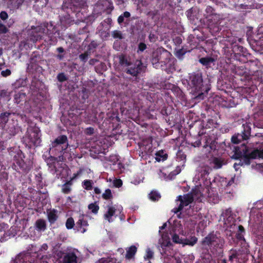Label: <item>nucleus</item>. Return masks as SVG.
I'll return each mask as SVG.
<instances>
[{"label":"nucleus","instance_id":"nucleus-1","mask_svg":"<svg viewBox=\"0 0 263 263\" xmlns=\"http://www.w3.org/2000/svg\"><path fill=\"white\" fill-rule=\"evenodd\" d=\"M188 84L190 87L193 98L198 101L203 100L210 90L209 86L203 84L201 72L191 74L189 77Z\"/></svg>","mask_w":263,"mask_h":263},{"label":"nucleus","instance_id":"nucleus-2","mask_svg":"<svg viewBox=\"0 0 263 263\" xmlns=\"http://www.w3.org/2000/svg\"><path fill=\"white\" fill-rule=\"evenodd\" d=\"M9 154L13 163L11 167L17 172L28 173L33 167V161L30 159L24 160L25 155L18 148L11 147Z\"/></svg>","mask_w":263,"mask_h":263},{"label":"nucleus","instance_id":"nucleus-3","mask_svg":"<svg viewBox=\"0 0 263 263\" xmlns=\"http://www.w3.org/2000/svg\"><path fill=\"white\" fill-rule=\"evenodd\" d=\"M117 58L119 60V64L121 67H128L125 70L127 74L133 77H137L142 72L143 66L141 61H136L133 63L130 57L123 53L119 54Z\"/></svg>","mask_w":263,"mask_h":263},{"label":"nucleus","instance_id":"nucleus-4","mask_svg":"<svg viewBox=\"0 0 263 263\" xmlns=\"http://www.w3.org/2000/svg\"><path fill=\"white\" fill-rule=\"evenodd\" d=\"M224 243L223 239L217 237L213 233L209 234L201 241V244L204 249H209L212 252L216 254H219L222 252Z\"/></svg>","mask_w":263,"mask_h":263},{"label":"nucleus","instance_id":"nucleus-5","mask_svg":"<svg viewBox=\"0 0 263 263\" xmlns=\"http://www.w3.org/2000/svg\"><path fill=\"white\" fill-rule=\"evenodd\" d=\"M54 34L55 33L53 34L51 32L48 33V29L45 26H32L30 40L36 42L45 38L46 40L50 41V45H55L57 43L58 40Z\"/></svg>","mask_w":263,"mask_h":263},{"label":"nucleus","instance_id":"nucleus-6","mask_svg":"<svg viewBox=\"0 0 263 263\" xmlns=\"http://www.w3.org/2000/svg\"><path fill=\"white\" fill-rule=\"evenodd\" d=\"M171 57V53L163 47L158 48L152 53L151 63L156 68L162 67L170 62Z\"/></svg>","mask_w":263,"mask_h":263},{"label":"nucleus","instance_id":"nucleus-7","mask_svg":"<svg viewBox=\"0 0 263 263\" xmlns=\"http://www.w3.org/2000/svg\"><path fill=\"white\" fill-rule=\"evenodd\" d=\"M26 140L30 146H38L42 142L41 133L40 128L36 126L31 127L27 130Z\"/></svg>","mask_w":263,"mask_h":263},{"label":"nucleus","instance_id":"nucleus-8","mask_svg":"<svg viewBox=\"0 0 263 263\" xmlns=\"http://www.w3.org/2000/svg\"><path fill=\"white\" fill-rule=\"evenodd\" d=\"M243 129L240 133L235 134L231 138L232 143L238 144L242 141L247 140L251 137V126L250 123L243 124Z\"/></svg>","mask_w":263,"mask_h":263},{"label":"nucleus","instance_id":"nucleus-9","mask_svg":"<svg viewBox=\"0 0 263 263\" xmlns=\"http://www.w3.org/2000/svg\"><path fill=\"white\" fill-rule=\"evenodd\" d=\"M261 138V141L263 140V135L258 133L254 137H252V141L255 143L254 149L251 152L253 157L263 159V141H257L256 139Z\"/></svg>","mask_w":263,"mask_h":263},{"label":"nucleus","instance_id":"nucleus-10","mask_svg":"<svg viewBox=\"0 0 263 263\" xmlns=\"http://www.w3.org/2000/svg\"><path fill=\"white\" fill-rule=\"evenodd\" d=\"M230 67L231 69L230 73L235 78H237V77H240V80L243 81L249 78L248 72L244 66H236L233 65H230Z\"/></svg>","mask_w":263,"mask_h":263},{"label":"nucleus","instance_id":"nucleus-11","mask_svg":"<svg viewBox=\"0 0 263 263\" xmlns=\"http://www.w3.org/2000/svg\"><path fill=\"white\" fill-rule=\"evenodd\" d=\"M69 146V144L66 145H55L54 144H51L50 147V152L53 155L58 156L59 157L63 156L64 152L67 149Z\"/></svg>","mask_w":263,"mask_h":263},{"label":"nucleus","instance_id":"nucleus-12","mask_svg":"<svg viewBox=\"0 0 263 263\" xmlns=\"http://www.w3.org/2000/svg\"><path fill=\"white\" fill-rule=\"evenodd\" d=\"M89 224L86 219V216L84 215H80L79 216L78 220L76 222V227L78 231H80L81 233H84L87 231V228Z\"/></svg>","mask_w":263,"mask_h":263},{"label":"nucleus","instance_id":"nucleus-13","mask_svg":"<svg viewBox=\"0 0 263 263\" xmlns=\"http://www.w3.org/2000/svg\"><path fill=\"white\" fill-rule=\"evenodd\" d=\"M177 200L179 201L180 202V205H182V207L184 208L193 202L194 197L192 193H188L184 195L183 196H178Z\"/></svg>","mask_w":263,"mask_h":263},{"label":"nucleus","instance_id":"nucleus-14","mask_svg":"<svg viewBox=\"0 0 263 263\" xmlns=\"http://www.w3.org/2000/svg\"><path fill=\"white\" fill-rule=\"evenodd\" d=\"M62 263H77V256L73 252L64 253Z\"/></svg>","mask_w":263,"mask_h":263},{"label":"nucleus","instance_id":"nucleus-15","mask_svg":"<svg viewBox=\"0 0 263 263\" xmlns=\"http://www.w3.org/2000/svg\"><path fill=\"white\" fill-rule=\"evenodd\" d=\"M241 146L242 147H240L239 146L234 147V149L233 151L234 154L232 157V158L234 159H238L242 156L246 151H247V147L245 146L244 143L242 144Z\"/></svg>","mask_w":263,"mask_h":263},{"label":"nucleus","instance_id":"nucleus-16","mask_svg":"<svg viewBox=\"0 0 263 263\" xmlns=\"http://www.w3.org/2000/svg\"><path fill=\"white\" fill-rule=\"evenodd\" d=\"M212 171L211 167L204 165L201 167L198 171V177L203 180H207L210 172Z\"/></svg>","mask_w":263,"mask_h":263},{"label":"nucleus","instance_id":"nucleus-17","mask_svg":"<svg viewBox=\"0 0 263 263\" xmlns=\"http://www.w3.org/2000/svg\"><path fill=\"white\" fill-rule=\"evenodd\" d=\"M27 70L32 73L40 72L42 70V67L34 60V58H31L30 63L27 67Z\"/></svg>","mask_w":263,"mask_h":263},{"label":"nucleus","instance_id":"nucleus-18","mask_svg":"<svg viewBox=\"0 0 263 263\" xmlns=\"http://www.w3.org/2000/svg\"><path fill=\"white\" fill-rule=\"evenodd\" d=\"M60 22L63 27L67 28L68 26L73 24L74 20L69 14L67 13L61 16Z\"/></svg>","mask_w":263,"mask_h":263},{"label":"nucleus","instance_id":"nucleus-19","mask_svg":"<svg viewBox=\"0 0 263 263\" xmlns=\"http://www.w3.org/2000/svg\"><path fill=\"white\" fill-rule=\"evenodd\" d=\"M16 125L17 124L15 125L14 123L9 124L8 125L6 129V132L9 135V138L14 136L18 133V128Z\"/></svg>","mask_w":263,"mask_h":263},{"label":"nucleus","instance_id":"nucleus-20","mask_svg":"<svg viewBox=\"0 0 263 263\" xmlns=\"http://www.w3.org/2000/svg\"><path fill=\"white\" fill-rule=\"evenodd\" d=\"M130 13L128 11L124 12L118 17V23L119 25H122L123 23H124L125 24H128L129 18L130 17Z\"/></svg>","mask_w":263,"mask_h":263},{"label":"nucleus","instance_id":"nucleus-21","mask_svg":"<svg viewBox=\"0 0 263 263\" xmlns=\"http://www.w3.org/2000/svg\"><path fill=\"white\" fill-rule=\"evenodd\" d=\"M11 114L10 112L6 111L2 112L0 115V129H3L8 122L9 116Z\"/></svg>","mask_w":263,"mask_h":263},{"label":"nucleus","instance_id":"nucleus-22","mask_svg":"<svg viewBox=\"0 0 263 263\" xmlns=\"http://www.w3.org/2000/svg\"><path fill=\"white\" fill-rule=\"evenodd\" d=\"M137 251V248L134 245H132L129 248H127L126 249L125 258L127 259H131L134 258Z\"/></svg>","mask_w":263,"mask_h":263},{"label":"nucleus","instance_id":"nucleus-23","mask_svg":"<svg viewBox=\"0 0 263 263\" xmlns=\"http://www.w3.org/2000/svg\"><path fill=\"white\" fill-rule=\"evenodd\" d=\"M51 143L55 145L61 144L65 146H66V144H69L67 137L64 135L58 136Z\"/></svg>","mask_w":263,"mask_h":263},{"label":"nucleus","instance_id":"nucleus-24","mask_svg":"<svg viewBox=\"0 0 263 263\" xmlns=\"http://www.w3.org/2000/svg\"><path fill=\"white\" fill-rule=\"evenodd\" d=\"M171 90L178 99L181 100H183L184 99V94L178 86L173 85Z\"/></svg>","mask_w":263,"mask_h":263},{"label":"nucleus","instance_id":"nucleus-25","mask_svg":"<svg viewBox=\"0 0 263 263\" xmlns=\"http://www.w3.org/2000/svg\"><path fill=\"white\" fill-rule=\"evenodd\" d=\"M58 211L55 209H52L48 212V220L51 224H53L57 220L58 216L57 215Z\"/></svg>","mask_w":263,"mask_h":263},{"label":"nucleus","instance_id":"nucleus-26","mask_svg":"<svg viewBox=\"0 0 263 263\" xmlns=\"http://www.w3.org/2000/svg\"><path fill=\"white\" fill-rule=\"evenodd\" d=\"M240 158H241V161L243 162L245 165H250L251 163V159H256V158L253 157L252 155H251V152L247 153V151H246V152L244 153L242 156Z\"/></svg>","mask_w":263,"mask_h":263},{"label":"nucleus","instance_id":"nucleus-27","mask_svg":"<svg viewBox=\"0 0 263 263\" xmlns=\"http://www.w3.org/2000/svg\"><path fill=\"white\" fill-rule=\"evenodd\" d=\"M155 159L158 162L164 161L167 159L168 155L163 150H160L156 152Z\"/></svg>","mask_w":263,"mask_h":263},{"label":"nucleus","instance_id":"nucleus-28","mask_svg":"<svg viewBox=\"0 0 263 263\" xmlns=\"http://www.w3.org/2000/svg\"><path fill=\"white\" fill-rule=\"evenodd\" d=\"M224 219H226L228 221H232L233 223L235 221V219L233 217L232 211L231 208L227 209L222 214Z\"/></svg>","mask_w":263,"mask_h":263},{"label":"nucleus","instance_id":"nucleus-29","mask_svg":"<svg viewBox=\"0 0 263 263\" xmlns=\"http://www.w3.org/2000/svg\"><path fill=\"white\" fill-rule=\"evenodd\" d=\"M57 161L58 158L54 156H49L46 160L47 165L48 166L49 168H51L52 170L56 168L55 164Z\"/></svg>","mask_w":263,"mask_h":263},{"label":"nucleus","instance_id":"nucleus-30","mask_svg":"<svg viewBox=\"0 0 263 263\" xmlns=\"http://www.w3.org/2000/svg\"><path fill=\"white\" fill-rule=\"evenodd\" d=\"M198 239L195 236H191L189 238L183 239L182 244L189 246H194L197 242Z\"/></svg>","mask_w":263,"mask_h":263},{"label":"nucleus","instance_id":"nucleus-31","mask_svg":"<svg viewBox=\"0 0 263 263\" xmlns=\"http://www.w3.org/2000/svg\"><path fill=\"white\" fill-rule=\"evenodd\" d=\"M187 52H190V50L183 47L181 49L176 50L175 55L178 59L182 60L184 58V55Z\"/></svg>","mask_w":263,"mask_h":263},{"label":"nucleus","instance_id":"nucleus-32","mask_svg":"<svg viewBox=\"0 0 263 263\" xmlns=\"http://www.w3.org/2000/svg\"><path fill=\"white\" fill-rule=\"evenodd\" d=\"M116 209L113 206H109L108 209L107 211L104 214V217L106 219H107L108 222H110L112 221L111 220V217L113 216L115 213Z\"/></svg>","mask_w":263,"mask_h":263},{"label":"nucleus","instance_id":"nucleus-33","mask_svg":"<svg viewBox=\"0 0 263 263\" xmlns=\"http://www.w3.org/2000/svg\"><path fill=\"white\" fill-rule=\"evenodd\" d=\"M35 226L37 230L44 231L46 229V223L45 220L39 219L35 222Z\"/></svg>","mask_w":263,"mask_h":263},{"label":"nucleus","instance_id":"nucleus-34","mask_svg":"<svg viewBox=\"0 0 263 263\" xmlns=\"http://www.w3.org/2000/svg\"><path fill=\"white\" fill-rule=\"evenodd\" d=\"M26 95L25 93L19 92L14 95V101L17 104L25 100Z\"/></svg>","mask_w":263,"mask_h":263},{"label":"nucleus","instance_id":"nucleus-35","mask_svg":"<svg viewBox=\"0 0 263 263\" xmlns=\"http://www.w3.org/2000/svg\"><path fill=\"white\" fill-rule=\"evenodd\" d=\"M215 60L214 58L209 57L202 58L199 59L200 63L204 66H209Z\"/></svg>","mask_w":263,"mask_h":263},{"label":"nucleus","instance_id":"nucleus-36","mask_svg":"<svg viewBox=\"0 0 263 263\" xmlns=\"http://www.w3.org/2000/svg\"><path fill=\"white\" fill-rule=\"evenodd\" d=\"M212 162L214 164V168L216 169L221 168L223 164V160L221 158L217 157H214Z\"/></svg>","mask_w":263,"mask_h":263},{"label":"nucleus","instance_id":"nucleus-37","mask_svg":"<svg viewBox=\"0 0 263 263\" xmlns=\"http://www.w3.org/2000/svg\"><path fill=\"white\" fill-rule=\"evenodd\" d=\"M102 197L106 200H111L113 199V195L111 190L109 189H106L105 192L102 194Z\"/></svg>","mask_w":263,"mask_h":263},{"label":"nucleus","instance_id":"nucleus-38","mask_svg":"<svg viewBox=\"0 0 263 263\" xmlns=\"http://www.w3.org/2000/svg\"><path fill=\"white\" fill-rule=\"evenodd\" d=\"M8 6L18 7L22 3V0H4Z\"/></svg>","mask_w":263,"mask_h":263},{"label":"nucleus","instance_id":"nucleus-39","mask_svg":"<svg viewBox=\"0 0 263 263\" xmlns=\"http://www.w3.org/2000/svg\"><path fill=\"white\" fill-rule=\"evenodd\" d=\"M93 182L91 180H85L83 181V187L86 190L89 191L92 189Z\"/></svg>","mask_w":263,"mask_h":263},{"label":"nucleus","instance_id":"nucleus-40","mask_svg":"<svg viewBox=\"0 0 263 263\" xmlns=\"http://www.w3.org/2000/svg\"><path fill=\"white\" fill-rule=\"evenodd\" d=\"M88 209L91 210L93 214H97L99 210V206L96 202L91 203L88 206Z\"/></svg>","mask_w":263,"mask_h":263},{"label":"nucleus","instance_id":"nucleus-41","mask_svg":"<svg viewBox=\"0 0 263 263\" xmlns=\"http://www.w3.org/2000/svg\"><path fill=\"white\" fill-rule=\"evenodd\" d=\"M149 197L150 199L154 201H158L161 198L160 194L156 191H152Z\"/></svg>","mask_w":263,"mask_h":263},{"label":"nucleus","instance_id":"nucleus-42","mask_svg":"<svg viewBox=\"0 0 263 263\" xmlns=\"http://www.w3.org/2000/svg\"><path fill=\"white\" fill-rule=\"evenodd\" d=\"M111 35L114 39H118L120 40H122L124 39V36L122 33V32L120 30H114L111 32Z\"/></svg>","mask_w":263,"mask_h":263},{"label":"nucleus","instance_id":"nucleus-43","mask_svg":"<svg viewBox=\"0 0 263 263\" xmlns=\"http://www.w3.org/2000/svg\"><path fill=\"white\" fill-rule=\"evenodd\" d=\"M203 134V132H201L200 130L198 132V138H200V139H197L195 141L193 142L192 141L191 142V145L194 147H199L201 145V139H200V136Z\"/></svg>","mask_w":263,"mask_h":263},{"label":"nucleus","instance_id":"nucleus-44","mask_svg":"<svg viewBox=\"0 0 263 263\" xmlns=\"http://www.w3.org/2000/svg\"><path fill=\"white\" fill-rule=\"evenodd\" d=\"M74 226V221L72 217H69L66 221V227L67 229H71Z\"/></svg>","mask_w":263,"mask_h":263},{"label":"nucleus","instance_id":"nucleus-45","mask_svg":"<svg viewBox=\"0 0 263 263\" xmlns=\"http://www.w3.org/2000/svg\"><path fill=\"white\" fill-rule=\"evenodd\" d=\"M154 252L150 248H147L146 251V255L144 256L145 260H149L153 257Z\"/></svg>","mask_w":263,"mask_h":263},{"label":"nucleus","instance_id":"nucleus-46","mask_svg":"<svg viewBox=\"0 0 263 263\" xmlns=\"http://www.w3.org/2000/svg\"><path fill=\"white\" fill-rule=\"evenodd\" d=\"M205 12L208 16H212L215 14V10L212 7L208 6L205 9Z\"/></svg>","mask_w":263,"mask_h":263},{"label":"nucleus","instance_id":"nucleus-47","mask_svg":"<svg viewBox=\"0 0 263 263\" xmlns=\"http://www.w3.org/2000/svg\"><path fill=\"white\" fill-rule=\"evenodd\" d=\"M88 52L85 51L83 53L79 55V59L82 62L85 63L88 60Z\"/></svg>","mask_w":263,"mask_h":263},{"label":"nucleus","instance_id":"nucleus-48","mask_svg":"<svg viewBox=\"0 0 263 263\" xmlns=\"http://www.w3.org/2000/svg\"><path fill=\"white\" fill-rule=\"evenodd\" d=\"M186 155L181 150L178 151L177 153V158L178 159L184 161L186 159Z\"/></svg>","mask_w":263,"mask_h":263},{"label":"nucleus","instance_id":"nucleus-49","mask_svg":"<svg viewBox=\"0 0 263 263\" xmlns=\"http://www.w3.org/2000/svg\"><path fill=\"white\" fill-rule=\"evenodd\" d=\"M71 191V188L69 185H67L66 184H64L62 185V192L66 194H69Z\"/></svg>","mask_w":263,"mask_h":263},{"label":"nucleus","instance_id":"nucleus-50","mask_svg":"<svg viewBox=\"0 0 263 263\" xmlns=\"http://www.w3.org/2000/svg\"><path fill=\"white\" fill-rule=\"evenodd\" d=\"M108 161L115 164L119 161L118 156L116 155H110L108 159Z\"/></svg>","mask_w":263,"mask_h":263},{"label":"nucleus","instance_id":"nucleus-51","mask_svg":"<svg viewBox=\"0 0 263 263\" xmlns=\"http://www.w3.org/2000/svg\"><path fill=\"white\" fill-rule=\"evenodd\" d=\"M100 263H119L117 262V259L114 258H102Z\"/></svg>","mask_w":263,"mask_h":263},{"label":"nucleus","instance_id":"nucleus-52","mask_svg":"<svg viewBox=\"0 0 263 263\" xmlns=\"http://www.w3.org/2000/svg\"><path fill=\"white\" fill-rule=\"evenodd\" d=\"M172 239L175 243L182 244L183 239L180 238L179 236L176 234L173 235Z\"/></svg>","mask_w":263,"mask_h":263},{"label":"nucleus","instance_id":"nucleus-53","mask_svg":"<svg viewBox=\"0 0 263 263\" xmlns=\"http://www.w3.org/2000/svg\"><path fill=\"white\" fill-rule=\"evenodd\" d=\"M231 254L229 255V260L232 261L234 258H238V253L236 250H231L230 251Z\"/></svg>","mask_w":263,"mask_h":263},{"label":"nucleus","instance_id":"nucleus-54","mask_svg":"<svg viewBox=\"0 0 263 263\" xmlns=\"http://www.w3.org/2000/svg\"><path fill=\"white\" fill-rule=\"evenodd\" d=\"M112 23V19L110 17H108L106 19H105L103 22H102L101 23V26L103 27H104L106 26V25L107 26H110Z\"/></svg>","mask_w":263,"mask_h":263},{"label":"nucleus","instance_id":"nucleus-55","mask_svg":"<svg viewBox=\"0 0 263 263\" xmlns=\"http://www.w3.org/2000/svg\"><path fill=\"white\" fill-rule=\"evenodd\" d=\"M58 80L60 82H63L67 80V78L64 73H60L57 76Z\"/></svg>","mask_w":263,"mask_h":263},{"label":"nucleus","instance_id":"nucleus-56","mask_svg":"<svg viewBox=\"0 0 263 263\" xmlns=\"http://www.w3.org/2000/svg\"><path fill=\"white\" fill-rule=\"evenodd\" d=\"M84 132L87 135H92L94 133V128L92 127H87L84 129Z\"/></svg>","mask_w":263,"mask_h":263},{"label":"nucleus","instance_id":"nucleus-57","mask_svg":"<svg viewBox=\"0 0 263 263\" xmlns=\"http://www.w3.org/2000/svg\"><path fill=\"white\" fill-rule=\"evenodd\" d=\"M243 233L237 232L236 234V237L239 241H242L243 242L246 243V239L244 238Z\"/></svg>","mask_w":263,"mask_h":263},{"label":"nucleus","instance_id":"nucleus-58","mask_svg":"<svg viewBox=\"0 0 263 263\" xmlns=\"http://www.w3.org/2000/svg\"><path fill=\"white\" fill-rule=\"evenodd\" d=\"M43 182H42L41 183H36V188L38 190L37 193H39V194H44L46 193V192H45L44 191H41V190L44 187Z\"/></svg>","mask_w":263,"mask_h":263},{"label":"nucleus","instance_id":"nucleus-59","mask_svg":"<svg viewBox=\"0 0 263 263\" xmlns=\"http://www.w3.org/2000/svg\"><path fill=\"white\" fill-rule=\"evenodd\" d=\"M113 184L115 187L119 188L122 185L123 182L121 179H116L115 180H114Z\"/></svg>","mask_w":263,"mask_h":263},{"label":"nucleus","instance_id":"nucleus-60","mask_svg":"<svg viewBox=\"0 0 263 263\" xmlns=\"http://www.w3.org/2000/svg\"><path fill=\"white\" fill-rule=\"evenodd\" d=\"M234 51H239V53H237V54H241L242 53V55H243L245 52L244 50H246L242 46H237L236 47H234Z\"/></svg>","mask_w":263,"mask_h":263},{"label":"nucleus","instance_id":"nucleus-61","mask_svg":"<svg viewBox=\"0 0 263 263\" xmlns=\"http://www.w3.org/2000/svg\"><path fill=\"white\" fill-rule=\"evenodd\" d=\"M43 178L41 173H39L35 175V180L36 183H41L43 182Z\"/></svg>","mask_w":263,"mask_h":263},{"label":"nucleus","instance_id":"nucleus-62","mask_svg":"<svg viewBox=\"0 0 263 263\" xmlns=\"http://www.w3.org/2000/svg\"><path fill=\"white\" fill-rule=\"evenodd\" d=\"M11 74V71L9 69H7L5 70H3L1 71V75L3 77H7L8 76H10Z\"/></svg>","mask_w":263,"mask_h":263},{"label":"nucleus","instance_id":"nucleus-63","mask_svg":"<svg viewBox=\"0 0 263 263\" xmlns=\"http://www.w3.org/2000/svg\"><path fill=\"white\" fill-rule=\"evenodd\" d=\"M147 48L146 45L142 42H141L138 45V50L143 52Z\"/></svg>","mask_w":263,"mask_h":263},{"label":"nucleus","instance_id":"nucleus-64","mask_svg":"<svg viewBox=\"0 0 263 263\" xmlns=\"http://www.w3.org/2000/svg\"><path fill=\"white\" fill-rule=\"evenodd\" d=\"M8 29L4 24L0 23V33H6Z\"/></svg>","mask_w":263,"mask_h":263}]
</instances>
